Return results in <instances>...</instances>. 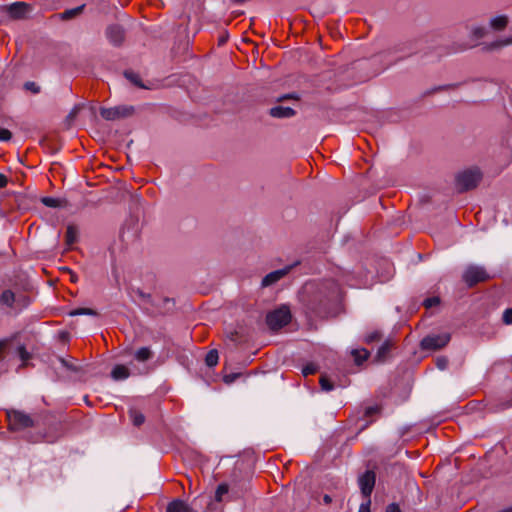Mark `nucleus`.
Returning <instances> with one entry per match:
<instances>
[{
  "label": "nucleus",
  "instance_id": "1",
  "mask_svg": "<svg viewBox=\"0 0 512 512\" xmlns=\"http://www.w3.org/2000/svg\"><path fill=\"white\" fill-rule=\"evenodd\" d=\"M482 179L479 168L471 167L459 172L456 175V186L460 191H468L477 187Z\"/></svg>",
  "mask_w": 512,
  "mask_h": 512
},
{
  "label": "nucleus",
  "instance_id": "2",
  "mask_svg": "<svg viewBox=\"0 0 512 512\" xmlns=\"http://www.w3.org/2000/svg\"><path fill=\"white\" fill-rule=\"evenodd\" d=\"M291 320V313L288 307L282 306L271 311L266 316V322L270 329L278 330L287 325Z\"/></svg>",
  "mask_w": 512,
  "mask_h": 512
},
{
  "label": "nucleus",
  "instance_id": "3",
  "mask_svg": "<svg viewBox=\"0 0 512 512\" xmlns=\"http://www.w3.org/2000/svg\"><path fill=\"white\" fill-rule=\"evenodd\" d=\"M15 355L20 358L22 364L25 365L30 358L29 353L25 350L22 345L13 347L11 339L0 340V359L5 355Z\"/></svg>",
  "mask_w": 512,
  "mask_h": 512
},
{
  "label": "nucleus",
  "instance_id": "4",
  "mask_svg": "<svg viewBox=\"0 0 512 512\" xmlns=\"http://www.w3.org/2000/svg\"><path fill=\"white\" fill-rule=\"evenodd\" d=\"M147 373V367L144 365L142 368L140 367H131L118 364L115 365L111 371V377L115 381L126 380L130 376L134 375H143Z\"/></svg>",
  "mask_w": 512,
  "mask_h": 512
},
{
  "label": "nucleus",
  "instance_id": "5",
  "mask_svg": "<svg viewBox=\"0 0 512 512\" xmlns=\"http://www.w3.org/2000/svg\"><path fill=\"white\" fill-rule=\"evenodd\" d=\"M134 107L130 105H118L111 108H101V116L108 121H114L129 117L133 114Z\"/></svg>",
  "mask_w": 512,
  "mask_h": 512
},
{
  "label": "nucleus",
  "instance_id": "6",
  "mask_svg": "<svg viewBox=\"0 0 512 512\" xmlns=\"http://www.w3.org/2000/svg\"><path fill=\"white\" fill-rule=\"evenodd\" d=\"M9 427L11 430H22L33 426V420L28 415L18 410L7 412Z\"/></svg>",
  "mask_w": 512,
  "mask_h": 512
},
{
  "label": "nucleus",
  "instance_id": "7",
  "mask_svg": "<svg viewBox=\"0 0 512 512\" xmlns=\"http://www.w3.org/2000/svg\"><path fill=\"white\" fill-rule=\"evenodd\" d=\"M489 278L486 270L480 266L471 265L466 268L463 273V280L468 286H473L479 282H483Z\"/></svg>",
  "mask_w": 512,
  "mask_h": 512
},
{
  "label": "nucleus",
  "instance_id": "8",
  "mask_svg": "<svg viewBox=\"0 0 512 512\" xmlns=\"http://www.w3.org/2000/svg\"><path fill=\"white\" fill-rule=\"evenodd\" d=\"M450 341L448 333L428 335L421 341V348L424 350H438L443 348Z\"/></svg>",
  "mask_w": 512,
  "mask_h": 512
},
{
  "label": "nucleus",
  "instance_id": "9",
  "mask_svg": "<svg viewBox=\"0 0 512 512\" xmlns=\"http://www.w3.org/2000/svg\"><path fill=\"white\" fill-rule=\"evenodd\" d=\"M375 480H376L375 473L370 470L366 471L364 474H362L359 477L358 483H359L361 493L364 496V498H370V495L375 486Z\"/></svg>",
  "mask_w": 512,
  "mask_h": 512
},
{
  "label": "nucleus",
  "instance_id": "10",
  "mask_svg": "<svg viewBox=\"0 0 512 512\" xmlns=\"http://www.w3.org/2000/svg\"><path fill=\"white\" fill-rule=\"evenodd\" d=\"M7 11L10 17L14 19H22L31 12V7L25 2H15L8 6Z\"/></svg>",
  "mask_w": 512,
  "mask_h": 512
},
{
  "label": "nucleus",
  "instance_id": "11",
  "mask_svg": "<svg viewBox=\"0 0 512 512\" xmlns=\"http://www.w3.org/2000/svg\"><path fill=\"white\" fill-rule=\"evenodd\" d=\"M153 357V352L149 347H141L134 353V359L138 362V364H133V367H140L142 368L144 365L147 367V373L149 372L150 368L147 362Z\"/></svg>",
  "mask_w": 512,
  "mask_h": 512
},
{
  "label": "nucleus",
  "instance_id": "12",
  "mask_svg": "<svg viewBox=\"0 0 512 512\" xmlns=\"http://www.w3.org/2000/svg\"><path fill=\"white\" fill-rule=\"evenodd\" d=\"M289 270H290V267H286V268L275 270V271L268 273L262 279V286L267 287V286H270V285L278 282L289 272Z\"/></svg>",
  "mask_w": 512,
  "mask_h": 512
},
{
  "label": "nucleus",
  "instance_id": "13",
  "mask_svg": "<svg viewBox=\"0 0 512 512\" xmlns=\"http://www.w3.org/2000/svg\"><path fill=\"white\" fill-rule=\"evenodd\" d=\"M269 113L274 118H290L295 115V111L292 108L284 106L272 107Z\"/></svg>",
  "mask_w": 512,
  "mask_h": 512
},
{
  "label": "nucleus",
  "instance_id": "14",
  "mask_svg": "<svg viewBox=\"0 0 512 512\" xmlns=\"http://www.w3.org/2000/svg\"><path fill=\"white\" fill-rule=\"evenodd\" d=\"M107 36L110 39V41L118 45L121 43L123 39V33L119 26H111L107 29Z\"/></svg>",
  "mask_w": 512,
  "mask_h": 512
},
{
  "label": "nucleus",
  "instance_id": "15",
  "mask_svg": "<svg viewBox=\"0 0 512 512\" xmlns=\"http://www.w3.org/2000/svg\"><path fill=\"white\" fill-rule=\"evenodd\" d=\"M489 24L493 30L501 31L507 26L508 17L506 15L495 16L490 19Z\"/></svg>",
  "mask_w": 512,
  "mask_h": 512
},
{
  "label": "nucleus",
  "instance_id": "16",
  "mask_svg": "<svg viewBox=\"0 0 512 512\" xmlns=\"http://www.w3.org/2000/svg\"><path fill=\"white\" fill-rule=\"evenodd\" d=\"M167 512H191L189 506L182 500H174L167 506Z\"/></svg>",
  "mask_w": 512,
  "mask_h": 512
},
{
  "label": "nucleus",
  "instance_id": "17",
  "mask_svg": "<svg viewBox=\"0 0 512 512\" xmlns=\"http://www.w3.org/2000/svg\"><path fill=\"white\" fill-rule=\"evenodd\" d=\"M129 416L134 426H140L144 423V415L135 408L129 410Z\"/></svg>",
  "mask_w": 512,
  "mask_h": 512
},
{
  "label": "nucleus",
  "instance_id": "18",
  "mask_svg": "<svg viewBox=\"0 0 512 512\" xmlns=\"http://www.w3.org/2000/svg\"><path fill=\"white\" fill-rule=\"evenodd\" d=\"M83 8H84V5H81V6L72 8V9L65 10L64 12H62L60 14V18L63 20L72 19V18L76 17L77 15H79L82 12Z\"/></svg>",
  "mask_w": 512,
  "mask_h": 512
},
{
  "label": "nucleus",
  "instance_id": "19",
  "mask_svg": "<svg viewBox=\"0 0 512 512\" xmlns=\"http://www.w3.org/2000/svg\"><path fill=\"white\" fill-rule=\"evenodd\" d=\"M124 76L126 77L127 80H129L132 84L140 87V88H146L148 89L149 87L144 85L141 80H140V77L138 74H136L135 72L133 71H126L124 73Z\"/></svg>",
  "mask_w": 512,
  "mask_h": 512
},
{
  "label": "nucleus",
  "instance_id": "20",
  "mask_svg": "<svg viewBox=\"0 0 512 512\" xmlns=\"http://www.w3.org/2000/svg\"><path fill=\"white\" fill-rule=\"evenodd\" d=\"M352 355L355 358V362L359 365L363 361L367 360V358L369 356V352L366 349H364V348L356 349V350L352 351Z\"/></svg>",
  "mask_w": 512,
  "mask_h": 512
},
{
  "label": "nucleus",
  "instance_id": "21",
  "mask_svg": "<svg viewBox=\"0 0 512 512\" xmlns=\"http://www.w3.org/2000/svg\"><path fill=\"white\" fill-rule=\"evenodd\" d=\"M228 491L229 487L226 483L219 484L215 492V500L217 502L223 501V496L226 495Z\"/></svg>",
  "mask_w": 512,
  "mask_h": 512
},
{
  "label": "nucleus",
  "instance_id": "22",
  "mask_svg": "<svg viewBox=\"0 0 512 512\" xmlns=\"http://www.w3.org/2000/svg\"><path fill=\"white\" fill-rule=\"evenodd\" d=\"M218 359H219L218 352L216 350H211L207 353V355L205 357V362H206L207 366L213 367L218 363Z\"/></svg>",
  "mask_w": 512,
  "mask_h": 512
},
{
  "label": "nucleus",
  "instance_id": "23",
  "mask_svg": "<svg viewBox=\"0 0 512 512\" xmlns=\"http://www.w3.org/2000/svg\"><path fill=\"white\" fill-rule=\"evenodd\" d=\"M77 229L74 226L69 225L66 231V242L68 245H72L77 238Z\"/></svg>",
  "mask_w": 512,
  "mask_h": 512
},
{
  "label": "nucleus",
  "instance_id": "24",
  "mask_svg": "<svg viewBox=\"0 0 512 512\" xmlns=\"http://www.w3.org/2000/svg\"><path fill=\"white\" fill-rule=\"evenodd\" d=\"M96 312L90 308H76L69 312L70 316H79V315H90L96 316Z\"/></svg>",
  "mask_w": 512,
  "mask_h": 512
},
{
  "label": "nucleus",
  "instance_id": "25",
  "mask_svg": "<svg viewBox=\"0 0 512 512\" xmlns=\"http://www.w3.org/2000/svg\"><path fill=\"white\" fill-rule=\"evenodd\" d=\"M14 299V294L10 290L4 291L0 296V301L7 306H12Z\"/></svg>",
  "mask_w": 512,
  "mask_h": 512
},
{
  "label": "nucleus",
  "instance_id": "26",
  "mask_svg": "<svg viewBox=\"0 0 512 512\" xmlns=\"http://www.w3.org/2000/svg\"><path fill=\"white\" fill-rule=\"evenodd\" d=\"M511 44H512V36L491 43L490 46H489V49H498V48H501V47H504V46H508V45H511Z\"/></svg>",
  "mask_w": 512,
  "mask_h": 512
},
{
  "label": "nucleus",
  "instance_id": "27",
  "mask_svg": "<svg viewBox=\"0 0 512 512\" xmlns=\"http://www.w3.org/2000/svg\"><path fill=\"white\" fill-rule=\"evenodd\" d=\"M41 202L47 207L56 208L60 206V200L53 197H44Z\"/></svg>",
  "mask_w": 512,
  "mask_h": 512
},
{
  "label": "nucleus",
  "instance_id": "28",
  "mask_svg": "<svg viewBox=\"0 0 512 512\" xmlns=\"http://www.w3.org/2000/svg\"><path fill=\"white\" fill-rule=\"evenodd\" d=\"M59 362L64 368H66L70 371H73V372L78 371V367L72 361L65 360L64 358H59Z\"/></svg>",
  "mask_w": 512,
  "mask_h": 512
},
{
  "label": "nucleus",
  "instance_id": "29",
  "mask_svg": "<svg viewBox=\"0 0 512 512\" xmlns=\"http://www.w3.org/2000/svg\"><path fill=\"white\" fill-rule=\"evenodd\" d=\"M320 386L324 391H331L333 389V384L326 377L322 376L320 378Z\"/></svg>",
  "mask_w": 512,
  "mask_h": 512
},
{
  "label": "nucleus",
  "instance_id": "30",
  "mask_svg": "<svg viewBox=\"0 0 512 512\" xmlns=\"http://www.w3.org/2000/svg\"><path fill=\"white\" fill-rule=\"evenodd\" d=\"M439 303H440V299L438 297H431V298H427L424 301V306L426 308H431L433 306H437Z\"/></svg>",
  "mask_w": 512,
  "mask_h": 512
},
{
  "label": "nucleus",
  "instance_id": "31",
  "mask_svg": "<svg viewBox=\"0 0 512 512\" xmlns=\"http://www.w3.org/2000/svg\"><path fill=\"white\" fill-rule=\"evenodd\" d=\"M503 322L507 325L512 324V308H508L504 311Z\"/></svg>",
  "mask_w": 512,
  "mask_h": 512
},
{
  "label": "nucleus",
  "instance_id": "32",
  "mask_svg": "<svg viewBox=\"0 0 512 512\" xmlns=\"http://www.w3.org/2000/svg\"><path fill=\"white\" fill-rule=\"evenodd\" d=\"M380 337H381L380 332H378V331H374V332H372V333H370V334H368V335L366 336L365 341H366L367 343H372V342H374V341H376V340H379V339H380Z\"/></svg>",
  "mask_w": 512,
  "mask_h": 512
},
{
  "label": "nucleus",
  "instance_id": "33",
  "mask_svg": "<svg viewBox=\"0 0 512 512\" xmlns=\"http://www.w3.org/2000/svg\"><path fill=\"white\" fill-rule=\"evenodd\" d=\"M317 368L315 365L313 364H309V365H306L303 369H302V373L304 376H308V375H311V374H314L316 372Z\"/></svg>",
  "mask_w": 512,
  "mask_h": 512
},
{
  "label": "nucleus",
  "instance_id": "34",
  "mask_svg": "<svg viewBox=\"0 0 512 512\" xmlns=\"http://www.w3.org/2000/svg\"><path fill=\"white\" fill-rule=\"evenodd\" d=\"M174 307V301L173 299L165 298L162 299V309L165 308L167 311L172 310Z\"/></svg>",
  "mask_w": 512,
  "mask_h": 512
},
{
  "label": "nucleus",
  "instance_id": "35",
  "mask_svg": "<svg viewBox=\"0 0 512 512\" xmlns=\"http://www.w3.org/2000/svg\"><path fill=\"white\" fill-rule=\"evenodd\" d=\"M11 139V132L5 128H0V141H8Z\"/></svg>",
  "mask_w": 512,
  "mask_h": 512
},
{
  "label": "nucleus",
  "instance_id": "36",
  "mask_svg": "<svg viewBox=\"0 0 512 512\" xmlns=\"http://www.w3.org/2000/svg\"><path fill=\"white\" fill-rule=\"evenodd\" d=\"M370 498H365V501L360 505L358 512H370Z\"/></svg>",
  "mask_w": 512,
  "mask_h": 512
},
{
  "label": "nucleus",
  "instance_id": "37",
  "mask_svg": "<svg viewBox=\"0 0 512 512\" xmlns=\"http://www.w3.org/2000/svg\"><path fill=\"white\" fill-rule=\"evenodd\" d=\"M380 407L378 405L370 406L365 409V415L371 416L373 414L379 413Z\"/></svg>",
  "mask_w": 512,
  "mask_h": 512
},
{
  "label": "nucleus",
  "instance_id": "38",
  "mask_svg": "<svg viewBox=\"0 0 512 512\" xmlns=\"http://www.w3.org/2000/svg\"><path fill=\"white\" fill-rule=\"evenodd\" d=\"M25 88L33 93H38L40 90L38 85L34 82L25 83Z\"/></svg>",
  "mask_w": 512,
  "mask_h": 512
},
{
  "label": "nucleus",
  "instance_id": "39",
  "mask_svg": "<svg viewBox=\"0 0 512 512\" xmlns=\"http://www.w3.org/2000/svg\"><path fill=\"white\" fill-rule=\"evenodd\" d=\"M436 365L440 370H444L448 365V360L446 358H438L436 361Z\"/></svg>",
  "mask_w": 512,
  "mask_h": 512
},
{
  "label": "nucleus",
  "instance_id": "40",
  "mask_svg": "<svg viewBox=\"0 0 512 512\" xmlns=\"http://www.w3.org/2000/svg\"><path fill=\"white\" fill-rule=\"evenodd\" d=\"M238 376H239V374H236V373H232V374L225 375V376H224V382H225L226 384H231V383H233V382L236 380V378H237Z\"/></svg>",
  "mask_w": 512,
  "mask_h": 512
},
{
  "label": "nucleus",
  "instance_id": "41",
  "mask_svg": "<svg viewBox=\"0 0 512 512\" xmlns=\"http://www.w3.org/2000/svg\"><path fill=\"white\" fill-rule=\"evenodd\" d=\"M473 35L476 37V38H481L484 36L485 34V29L483 27H476L473 29Z\"/></svg>",
  "mask_w": 512,
  "mask_h": 512
},
{
  "label": "nucleus",
  "instance_id": "42",
  "mask_svg": "<svg viewBox=\"0 0 512 512\" xmlns=\"http://www.w3.org/2000/svg\"><path fill=\"white\" fill-rule=\"evenodd\" d=\"M386 512H401V510L397 504L392 503L387 506Z\"/></svg>",
  "mask_w": 512,
  "mask_h": 512
},
{
  "label": "nucleus",
  "instance_id": "43",
  "mask_svg": "<svg viewBox=\"0 0 512 512\" xmlns=\"http://www.w3.org/2000/svg\"><path fill=\"white\" fill-rule=\"evenodd\" d=\"M6 185V178L5 176L0 174V187H3Z\"/></svg>",
  "mask_w": 512,
  "mask_h": 512
},
{
  "label": "nucleus",
  "instance_id": "44",
  "mask_svg": "<svg viewBox=\"0 0 512 512\" xmlns=\"http://www.w3.org/2000/svg\"><path fill=\"white\" fill-rule=\"evenodd\" d=\"M323 500H324V502H325L326 504H329V503L332 501V499H331V497H330L329 495H325V496H324V498H323Z\"/></svg>",
  "mask_w": 512,
  "mask_h": 512
},
{
  "label": "nucleus",
  "instance_id": "45",
  "mask_svg": "<svg viewBox=\"0 0 512 512\" xmlns=\"http://www.w3.org/2000/svg\"><path fill=\"white\" fill-rule=\"evenodd\" d=\"M384 349H386V347L382 346V348L380 349V352L383 351Z\"/></svg>",
  "mask_w": 512,
  "mask_h": 512
}]
</instances>
